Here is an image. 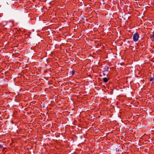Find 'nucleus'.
I'll return each instance as SVG.
<instances>
[{
	"instance_id": "nucleus-1",
	"label": "nucleus",
	"mask_w": 154,
	"mask_h": 154,
	"mask_svg": "<svg viewBox=\"0 0 154 154\" xmlns=\"http://www.w3.org/2000/svg\"><path fill=\"white\" fill-rule=\"evenodd\" d=\"M139 37V34L137 33H135L133 36V40L135 42H137Z\"/></svg>"
},
{
	"instance_id": "nucleus-2",
	"label": "nucleus",
	"mask_w": 154,
	"mask_h": 154,
	"mask_svg": "<svg viewBox=\"0 0 154 154\" xmlns=\"http://www.w3.org/2000/svg\"><path fill=\"white\" fill-rule=\"evenodd\" d=\"M104 70L103 71V72H105V71L108 72V71L109 67L108 66H106L104 68Z\"/></svg>"
},
{
	"instance_id": "nucleus-3",
	"label": "nucleus",
	"mask_w": 154,
	"mask_h": 154,
	"mask_svg": "<svg viewBox=\"0 0 154 154\" xmlns=\"http://www.w3.org/2000/svg\"><path fill=\"white\" fill-rule=\"evenodd\" d=\"M103 80L104 82H107L108 81V79L106 77H105V78H103Z\"/></svg>"
},
{
	"instance_id": "nucleus-4",
	"label": "nucleus",
	"mask_w": 154,
	"mask_h": 154,
	"mask_svg": "<svg viewBox=\"0 0 154 154\" xmlns=\"http://www.w3.org/2000/svg\"><path fill=\"white\" fill-rule=\"evenodd\" d=\"M150 37L152 41H154V35L152 34L150 36Z\"/></svg>"
},
{
	"instance_id": "nucleus-5",
	"label": "nucleus",
	"mask_w": 154,
	"mask_h": 154,
	"mask_svg": "<svg viewBox=\"0 0 154 154\" xmlns=\"http://www.w3.org/2000/svg\"><path fill=\"white\" fill-rule=\"evenodd\" d=\"M154 78H153V77H151V78H150L149 80L150 81L152 82H153V81L154 80Z\"/></svg>"
},
{
	"instance_id": "nucleus-6",
	"label": "nucleus",
	"mask_w": 154,
	"mask_h": 154,
	"mask_svg": "<svg viewBox=\"0 0 154 154\" xmlns=\"http://www.w3.org/2000/svg\"><path fill=\"white\" fill-rule=\"evenodd\" d=\"M71 73L72 75H74L75 74V71H72L71 72Z\"/></svg>"
},
{
	"instance_id": "nucleus-7",
	"label": "nucleus",
	"mask_w": 154,
	"mask_h": 154,
	"mask_svg": "<svg viewBox=\"0 0 154 154\" xmlns=\"http://www.w3.org/2000/svg\"><path fill=\"white\" fill-rule=\"evenodd\" d=\"M3 147V145L2 144H0V148L1 149Z\"/></svg>"
},
{
	"instance_id": "nucleus-8",
	"label": "nucleus",
	"mask_w": 154,
	"mask_h": 154,
	"mask_svg": "<svg viewBox=\"0 0 154 154\" xmlns=\"http://www.w3.org/2000/svg\"><path fill=\"white\" fill-rule=\"evenodd\" d=\"M103 75L104 76H105L106 75V74L104 73H103Z\"/></svg>"
},
{
	"instance_id": "nucleus-9",
	"label": "nucleus",
	"mask_w": 154,
	"mask_h": 154,
	"mask_svg": "<svg viewBox=\"0 0 154 154\" xmlns=\"http://www.w3.org/2000/svg\"><path fill=\"white\" fill-rule=\"evenodd\" d=\"M116 151H117V150H116ZM118 152H119V149H118Z\"/></svg>"
}]
</instances>
